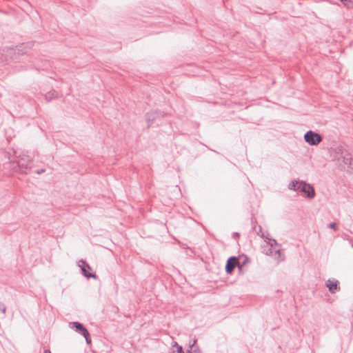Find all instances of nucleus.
<instances>
[{"instance_id":"f257e3e1","label":"nucleus","mask_w":353,"mask_h":353,"mask_svg":"<svg viewBox=\"0 0 353 353\" xmlns=\"http://www.w3.org/2000/svg\"><path fill=\"white\" fill-rule=\"evenodd\" d=\"M331 157L333 161L343 163L347 168L353 171V157L350 151L342 145L331 148Z\"/></svg>"},{"instance_id":"f03ea898","label":"nucleus","mask_w":353,"mask_h":353,"mask_svg":"<svg viewBox=\"0 0 353 353\" xmlns=\"http://www.w3.org/2000/svg\"><path fill=\"white\" fill-rule=\"evenodd\" d=\"M17 161L10 160V167L14 172L21 174H27L33 166L32 159L26 153H21L19 156H16Z\"/></svg>"},{"instance_id":"7ed1b4c3","label":"nucleus","mask_w":353,"mask_h":353,"mask_svg":"<svg viewBox=\"0 0 353 353\" xmlns=\"http://www.w3.org/2000/svg\"><path fill=\"white\" fill-rule=\"evenodd\" d=\"M70 327L74 329L77 332L83 335L88 344L91 343V338L88 330L83 326V325L79 322H71L70 323Z\"/></svg>"},{"instance_id":"20e7f679","label":"nucleus","mask_w":353,"mask_h":353,"mask_svg":"<svg viewBox=\"0 0 353 353\" xmlns=\"http://www.w3.org/2000/svg\"><path fill=\"white\" fill-rule=\"evenodd\" d=\"M304 139L310 145H316L322 141V137L319 133L309 130L305 134Z\"/></svg>"},{"instance_id":"39448f33","label":"nucleus","mask_w":353,"mask_h":353,"mask_svg":"<svg viewBox=\"0 0 353 353\" xmlns=\"http://www.w3.org/2000/svg\"><path fill=\"white\" fill-rule=\"evenodd\" d=\"M305 194L309 199H313L315 196L314 188L305 181H301L298 186V190Z\"/></svg>"},{"instance_id":"423d86ee","label":"nucleus","mask_w":353,"mask_h":353,"mask_svg":"<svg viewBox=\"0 0 353 353\" xmlns=\"http://www.w3.org/2000/svg\"><path fill=\"white\" fill-rule=\"evenodd\" d=\"M163 116L164 114L159 110L148 112L145 115L148 127L149 128L157 119L163 117Z\"/></svg>"},{"instance_id":"0eeeda50","label":"nucleus","mask_w":353,"mask_h":353,"mask_svg":"<svg viewBox=\"0 0 353 353\" xmlns=\"http://www.w3.org/2000/svg\"><path fill=\"white\" fill-rule=\"evenodd\" d=\"M79 267L81 268V272L83 273V274L84 275V276H85L86 278H94V279H96L97 278V275L95 274H93V273H89L88 271H87V269L88 270H91V267L90 266L89 264H88L85 261L83 260H80L79 261Z\"/></svg>"},{"instance_id":"6e6552de","label":"nucleus","mask_w":353,"mask_h":353,"mask_svg":"<svg viewBox=\"0 0 353 353\" xmlns=\"http://www.w3.org/2000/svg\"><path fill=\"white\" fill-rule=\"evenodd\" d=\"M238 259L236 256H230L226 262V265L225 267V272L228 274H231L234 270V268L238 264Z\"/></svg>"},{"instance_id":"1a4fd4ad","label":"nucleus","mask_w":353,"mask_h":353,"mask_svg":"<svg viewBox=\"0 0 353 353\" xmlns=\"http://www.w3.org/2000/svg\"><path fill=\"white\" fill-rule=\"evenodd\" d=\"M339 282L336 279H328L326 281V287L328 288L330 293L334 294L340 289L339 287Z\"/></svg>"},{"instance_id":"9d476101","label":"nucleus","mask_w":353,"mask_h":353,"mask_svg":"<svg viewBox=\"0 0 353 353\" xmlns=\"http://www.w3.org/2000/svg\"><path fill=\"white\" fill-rule=\"evenodd\" d=\"M58 97V92L55 90L48 92L45 94V99L47 101L50 102L52 99Z\"/></svg>"},{"instance_id":"9b49d317","label":"nucleus","mask_w":353,"mask_h":353,"mask_svg":"<svg viewBox=\"0 0 353 353\" xmlns=\"http://www.w3.org/2000/svg\"><path fill=\"white\" fill-rule=\"evenodd\" d=\"M301 181L299 180H292L288 185V188L291 190L297 191L298 186L299 185V183Z\"/></svg>"},{"instance_id":"f8f14e48","label":"nucleus","mask_w":353,"mask_h":353,"mask_svg":"<svg viewBox=\"0 0 353 353\" xmlns=\"http://www.w3.org/2000/svg\"><path fill=\"white\" fill-rule=\"evenodd\" d=\"M273 256H274L278 262H281L285 260V255L281 253L280 249L275 250Z\"/></svg>"},{"instance_id":"ddd939ff","label":"nucleus","mask_w":353,"mask_h":353,"mask_svg":"<svg viewBox=\"0 0 353 353\" xmlns=\"http://www.w3.org/2000/svg\"><path fill=\"white\" fill-rule=\"evenodd\" d=\"M196 343V339H194L192 344L190 346V350H188L190 353H201L199 347L195 345Z\"/></svg>"},{"instance_id":"4468645a","label":"nucleus","mask_w":353,"mask_h":353,"mask_svg":"<svg viewBox=\"0 0 353 353\" xmlns=\"http://www.w3.org/2000/svg\"><path fill=\"white\" fill-rule=\"evenodd\" d=\"M4 156H5L6 158H7L8 159L10 160L12 156H14L16 157V156H18V155L17 154V152L16 151L12 150L11 152H8V151L5 152H4Z\"/></svg>"},{"instance_id":"2eb2a0df","label":"nucleus","mask_w":353,"mask_h":353,"mask_svg":"<svg viewBox=\"0 0 353 353\" xmlns=\"http://www.w3.org/2000/svg\"><path fill=\"white\" fill-rule=\"evenodd\" d=\"M266 239H268L270 242V245L271 248L273 247V245H279V247L281 246V245H279L277 241L274 239H271V238H268V236H266Z\"/></svg>"},{"instance_id":"dca6fc26","label":"nucleus","mask_w":353,"mask_h":353,"mask_svg":"<svg viewBox=\"0 0 353 353\" xmlns=\"http://www.w3.org/2000/svg\"><path fill=\"white\" fill-rule=\"evenodd\" d=\"M329 228H331V229H333L334 230H337L338 228H337V225L336 223L334 222H332L329 224Z\"/></svg>"},{"instance_id":"f3484780","label":"nucleus","mask_w":353,"mask_h":353,"mask_svg":"<svg viewBox=\"0 0 353 353\" xmlns=\"http://www.w3.org/2000/svg\"><path fill=\"white\" fill-rule=\"evenodd\" d=\"M0 311H1V312H3V314H5V313H6V305H5L3 303H0Z\"/></svg>"},{"instance_id":"a211bd4d","label":"nucleus","mask_w":353,"mask_h":353,"mask_svg":"<svg viewBox=\"0 0 353 353\" xmlns=\"http://www.w3.org/2000/svg\"><path fill=\"white\" fill-rule=\"evenodd\" d=\"M274 252H273V250H272V248H271V247H270V248L267 250V251L265 252V254H266L267 255H272V256H273V255H274Z\"/></svg>"},{"instance_id":"6ab92c4d","label":"nucleus","mask_w":353,"mask_h":353,"mask_svg":"<svg viewBox=\"0 0 353 353\" xmlns=\"http://www.w3.org/2000/svg\"><path fill=\"white\" fill-rule=\"evenodd\" d=\"M173 353H184V352L183 351V348L181 346H179L178 347V349H176V352H173Z\"/></svg>"},{"instance_id":"aec40b11","label":"nucleus","mask_w":353,"mask_h":353,"mask_svg":"<svg viewBox=\"0 0 353 353\" xmlns=\"http://www.w3.org/2000/svg\"><path fill=\"white\" fill-rule=\"evenodd\" d=\"M45 172V170L44 169H41V170H38L36 171V173L37 174H41L42 173Z\"/></svg>"},{"instance_id":"412c9836","label":"nucleus","mask_w":353,"mask_h":353,"mask_svg":"<svg viewBox=\"0 0 353 353\" xmlns=\"http://www.w3.org/2000/svg\"><path fill=\"white\" fill-rule=\"evenodd\" d=\"M174 347H176V349H178V347L180 346L176 342H174V345H173Z\"/></svg>"},{"instance_id":"4be33fe9","label":"nucleus","mask_w":353,"mask_h":353,"mask_svg":"<svg viewBox=\"0 0 353 353\" xmlns=\"http://www.w3.org/2000/svg\"><path fill=\"white\" fill-rule=\"evenodd\" d=\"M44 353H52L51 351L49 349H46L44 350Z\"/></svg>"},{"instance_id":"5701e85b","label":"nucleus","mask_w":353,"mask_h":353,"mask_svg":"<svg viewBox=\"0 0 353 353\" xmlns=\"http://www.w3.org/2000/svg\"><path fill=\"white\" fill-rule=\"evenodd\" d=\"M342 3H345V1H347V0H340Z\"/></svg>"},{"instance_id":"b1692460","label":"nucleus","mask_w":353,"mask_h":353,"mask_svg":"<svg viewBox=\"0 0 353 353\" xmlns=\"http://www.w3.org/2000/svg\"><path fill=\"white\" fill-rule=\"evenodd\" d=\"M352 247H353V244H352Z\"/></svg>"}]
</instances>
